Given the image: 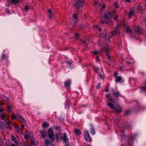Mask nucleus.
Listing matches in <instances>:
<instances>
[{
	"instance_id": "nucleus-64",
	"label": "nucleus",
	"mask_w": 146,
	"mask_h": 146,
	"mask_svg": "<svg viewBox=\"0 0 146 146\" xmlns=\"http://www.w3.org/2000/svg\"><path fill=\"white\" fill-rule=\"evenodd\" d=\"M99 59V57L98 56H97L96 58V60H98Z\"/></svg>"
},
{
	"instance_id": "nucleus-32",
	"label": "nucleus",
	"mask_w": 146,
	"mask_h": 146,
	"mask_svg": "<svg viewBox=\"0 0 146 146\" xmlns=\"http://www.w3.org/2000/svg\"><path fill=\"white\" fill-rule=\"evenodd\" d=\"M130 113V111L129 110H127L125 111L124 113V115H128Z\"/></svg>"
},
{
	"instance_id": "nucleus-63",
	"label": "nucleus",
	"mask_w": 146,
	"mask_h": 146,
	"mask_svg": "<svg viewBox=\"0 0 146 146\" xmlns=\"http://www.w3.org/2000/svg\"><path fill=\"white\" fill-rule=\"evenodd\" d=\"M3 109H0V112L1 113L3 111Z\"/></svg>"
},
{
	"instance_id": "nucleus-55",
	"label": "nucleus",
	"mask_w": 146,
	"mask_h": 146,
	"mask_svg": "<svg viewBox=\"0 0 146 146\" xmlns=\"http://www.w3.org/2000/svg\"><path fill=\"white\" fill-rule=\"evenodd\" d=\"M25 126V125L23 124H22L21 126V129H23L24 128V127Z\"/></svg>"
},
{
	"instance_id": "nucleus-26",
	"label": "nucleus",
	"mask_w": 146,
	"mask_h": 146,
	"mask_svg": "<svg viewBox=\"0 0 146 146\" xmlns=\"http://www.w3.org/2000/svg\"><path fill=\"white\" fill-rule=\"evenodd\" d=\"M11 106H8L7 107V111L9 113L11 112Z\"/></svg>"
},
{
	"instance_id": "nucleus-44",
	"label": "nucleus",
	"mask_w": 146,
	"mask_h": 146,
	"mask_svg": "<svg viewBox=\"0 0 146 146\" xmlns=\"http://www.w3.org/2000/svg\"><path fill=\"white\" fill-rule=\"evenodd\" d=\"M21 119V122H23L24 123H25L26 122V121L25 119H24L23 117Z\"/></svg>"
},
{
	"instance_id": "nucleus-25",
	"label": "nucleus",
	"mask_w": 146,
	"mask_h": 146,
	"mask_svg": "<svg viewBox=\"0 0 146 146\" xmlns=\"http://www.w3.org/2000/svg\"><path fill=\"white\" fill-rule=\"evenodd\" d=\"M101 36L103 38H106L107 34L106 33H102L101 34Z\"/></svg>"
},
{
	"instance_id": "nucleus-58",
	"label": "nucleus",
	"mask_w": 146,
	"mask_h": 146,
	"mask_svg": "<svg viewBox=\"0 0 146 146\" xmlns=\"http://www.w3.org/2000/svg\"><path fill=\"white\" fill-rule=\"evenodd\" d=\"M125 0V1L126 2H128L129 3H130L131 1V0Z\"/></svg>"
},
{
	"instance_id": "nucleus-28",
	"label": "nucleus",
	"mask_w": 146,
	"mask_h": 146,
	"mask_svg": "<svg viewBox=\"0 0 146 146\" xmlns=\"http://www.w3.org/2000/svg\"><path fill=\"white\" fill-rule=\"evenodd\" d=\"M25 11L27 12L28 11L29 9V7L28 5H26L24 8Z\"/></svg>"
},
{
	"instance_id": "nucleus-50",
	"label": "nucleus",
	"mask_w": 146,
	"mask_h": 146,
	"mask_svg": "<svg viewBox=\"0 0 146 146\" xmlns=\"http://www.w3.org/2000/svg\"><path fill=\"white\" fill-rule=\"evenodd\" d=\"M7 58V57H5V55L4 54H3L2 55V59H6Z\"/></svg>"
},
{
	"instance_id": "nucleus-30",
	"label": "nucleus",
	"mask_w": 146,
	"mask_h": 146,
	"mask_svg": "<svg viewBox=\"0 0 146 146\" xmlns=\"http://www.w3.org/2000/svg\"><path fill=\"white\" fill-rule=\"evenodd\" d=\"M56 141H58L60 139V138L59 136L57 134H56L55 135Z\"/></svg>"
},
{
	"instance_id": "nucleus-6",
	"label": "nucleus",
	"mask_w": 146,
	"mask_h": 146,
	"mask_svg": "<svg viewBox=\"0 0 146 146\" xmlns=\"http://www.w3.org/2000/svg\"><path fill=\"white\" fill-rule=\"evenodd\" d=\"M104 17L105 19L106 20L112 19L111 15L110 13L108 12H106L104 14Z\"/></svg>"
},
{
	"instance_id": "nucleus-62",
	"label": "nucleus",
	"mask_w": 146,
	"mask_h": 146,
	"mask_svg": "<svg viewBox=\"0 0 146 146\" xmlns=\"http://www.w3.org/2000/svg\"><path fill=\"white\" fill-rule=\"evenodd\" d=\"M109 91V90L108 88H106L105 90V91L106 92H108Z\"/></svg>"
},
{
	"instance_id": "nucleus-4",
	"label": "nucleus",
	"mask_w": 146,
	"mask_h": 146,
	"mask_svg": "<svg viewBox=\"0 0 146 146\" xmlns=\"http://www.w3.org/2000/svg\"><path fill=\"white\" fill-rule=\"evenodd\" d=\"M114 76L115 78V81L116 82H121L123 83L124 82L123 78L121 76H118L117 72H115L114 74Z\"/></svg>"
},
{
	"instance_id": "nucleus-53",
	"label": "nucleus",
	"mask_w": 146,
	"mask_h": 146,
	"mask_svg": "<svg viewBox=\"0 0 146 146\" xmlns=\"http://www.w3.org/2000/svg\"><path fill=\"white\" fill-rule=\"evenodd\" d=\"M105 7H106V5H105V4H103V5H102V6L101 9L102 10H103V9L105 8Z\"/></svg>"
},
{
	"instance_id": "nucleus-45",
	"label": "nucleus",
	"mask_w": 146,
	"mask_h": 146,
	"mask_svg": "<svg viewBox=\"0 0 146 146\" xmlns=\"http://www.w3.org/2000/svg\"><path fill=\"white\" fill-rule=\"evenodd\" d=\"M114 5L115 7H116V8H118L119 7V6L118 5V4L116 3H114Z\"/></svg>"
},
{
	"instance_id": "nucleus-36",
	"label": "nucleus",
	"mask_w": 146,
	"mask_h": 146,
	"mask_svg": "<svg viewBox=\"0 0 146 146\" xmlns=\"http://www.w3.org/2000/svg\"><path fill=\"white\" fill-rule=\"evenodd\" d=\"M124 131H122L121 132H120L119 134V135H120L121 137H123L124 135Z\"/></svg>"
},
{
	"instance_id": "nucleus-15",
	"label": "nucleus",
	"mask_w": 146,
	"mask_h": 146,
	"mask_svg": "<svg viewBox=\"0 0 146 146\" xmlns=\"http://www.w3.org/2000/svg\"><path fill=\"white\" fill-rule=\"evenodd\" d=\"M142 107L141 106L139 105L135 108L134 110L136 111H139L141 110V109H142Z\"/></svg>"
},
{
	"instance_id": "nucleus-61",
	"label": "nucleus",
	"mask_w": 146,
	"mask_h": 146,
	"mask_svg": "<svg viewBox=\"0 0 146 146\" xmlns=\"http://www.w3.org/2000/svg\"><path fill=\"white\" fill-rule=\"evenodd\" d=\"M32 143L33 145H36L37 144V143H35L34 141H33L32 142Z\"/></svg>"
},
{
	"instance_id": "nucleus-22",
	"label": "nucleus",
	"mask_w": 146,
	"mask_h": 146,
	"mask_svg": "<svg viewBox=\"0 0 146 146\" xmlns=\"http://www.w3.org/2000/svg\"><path fill=\"white\" fill-rule=\"evenodd\" d=\"M114 109L117 113H120L122 111L121 110L120 108H114Z\"/></svg>"
},
{
	"instance_id": "nucleus-47",
	"label": "nucleus",
	"mask_w": 146,
	"mask_h": 146,
	"mask_svg": "<svg viewBox=\"0 0 146 146\" xmlns=\"http://www.w3.org/2000/svg\"><path fill=\"white\" fill-rule=\"evenodd\" d=\"M66 144V146H71V145L69 144L70 143L68 141V142H65Z\"/></svg>"
},
{
	"instance_id": "nucleus-56",
	"label": "nucleus",
	"mask_w": 146,
	"mask_h": 146,
	"mask_svg": "<svg viewBox=\"0 0 146 146\" xmlns=\"http://www.w3.org/2000/svg\"><path fill=\"white\" fill-rule=\"evenodd\" d=\"M42 125L44 127H46V122H44L43 123Z\"/></svg>"
},
{
	"instance_id": "nucleus-60",
	"label": "nucleus",
	"mask_w": 146,
	"mask_h": 146,
	"mask_svg": "<svg viewBox=\"0 0 146 146\" xmlns=\"http://www.w3.org/2000/svg\"><path fill=\"white\" fill-rule=\"evenodd\" d=\"M75 36L76 37H78L79 36V34L78 33H76L75 34Z\"/></svg>"
},
{
	"instance_id": "nucleus-51",
	"label": "nucleus",
	"mask_w": 146,
	"mask_h": 146,
	"mask_svg": "<svg viewBox=\"0 0 146 146\" xmlns=\"http://www.w3.org/2000/svg\"><path fill=\"white\" fill-rule=\"evenodd\" d=\"M137 135V133H134L133 134V138H134Z\"/></svg>"
},
{
	"instance_id": "nucleus-35",
	"label": "nucleus",
	"mask_w": 146,
	"mask_h": 146,
	"mask_svg": "<svg viewBox=\"0 0 146 146\" xmlns=\"http://www.w3.org/2000/svg\"><path fill=\"white\" fill-rule=\"evenodd\" d=\"M104 49H105V50L108 52H109L108 51L109 50V48L108 46V45H106L105 47H104Z\"/></svg>"
},
{
	"instance_id": "nucleus-54",
	"label": "nucleus",
	"mask_w": 146,
	"mask_h": 146,
	"mask_svg": "<svg viewBox=\"0 0 146 146\" xmlns=\"http://www.w3.org/2000/svg\"><path fill=\"white\" fill-rule=\"evenodd\" d=\"M24 137L27 140L29 138L28 136L27 135H25Z\"/></svg>"
},
{
	"instance_id": "nucleus-12",
	"label": "nucleus",
	"mask_w": 146,
	"mask_h": 146,
	"mask_svg": "<svg viewBox=\"0 0 146 146\" xmlns=\"http://www.w3.org/2000/svg\"><path fill=\"white\" fill-rule=\"evenodd\" d=\"M70 105V101L69 100L66 101V104H65V108H68Z\"/></svg>"
},
{
	"instance_id": "nucleus-41",
	"label": "nucleus",
	"mask_w": 146,
	"mask_h": 146,
	"mask_svg": "<svg viewBox=\"0 0 146 146\" xmlns=\"http://www.w3.org/2000/svg\"><path fill=\"white\" fill-rule=\"evenodd\" d=\"M3 143V141L1 137H0V145H2Z\"/></svg>"
},
{
	"instance_id": "nucleus-17",
	"label": "nucleus",
	"mask_w": 146,
	"mask_h": 146,
	"mask_svg": "<svg viewBox=\"0 0 146 146\" xmlns=\"http://www.w3.org/2000/svg\"><path fill=\"white\" fill-rule=\"evenodd\" d=\"M135 15L134 12L133 10H130L128 14V16L129 18H130L131 17Z\"/></svg>"
},
{
	"instance_id": "nucleus-20",
	"label": "nucleus",
	"mask_w": 146,
	"mask_h": 146,
	"mask_svg": "<svg viewBox=\"0 0 146 146\" xmlns=\"http://www.w3.org/2000/svg\"><path fill=\"white\" fill-rule=\"evenodd\" d=\"M92 68L94 69L95 72L96 73H97L98 72L99 70V68L96 67V66H92Z\"/></svg>"
},
{
	"instance_id": "nucleus-49",
	"label": "nucleus",
	"mask_w": 146,
	"mask_h": 146,
	"mask_svg": "<svg viewBox=\"0 0 146 146\" xmlns=\"http://www.w3.org/2000/svg\"><path fill=\"white\" fill-rule=\"evenodd\" d=\"M118 16L117 15H116L115 17H113V19L115 20H116L118 18Z\"/></svg>"
},
{
	"instance_id": "nucleus-38",
	"label": "nucleus",
	"mask_w": 146,
	"mask_h": 146,
	"mask_svg": "<svg viewBox=\"0 0 146 146\" xmlns=\"http://www.w3.org/2000/svg\"><path fill=\"white\" fill-rule=\"evenodd\" d=\"M3 123L1 122H0V126L1 128V129L2 130H4V129L3 127Z\"/></svg>"
},
{
	"instance_id": "nucleus-59",
	"label": "nucleus",
	"mask_w": 146,
	"mask_h": 146,
	"mask_svg": "<svg viewBox=\"0 0 146 146\" xmlns=\"http://www.w3.org/2000/svg\"><path fill=\"white\" fill-rule=\"evenodd\" d=\"M100 23L101 24H104V22L102 21H100Z\"/></svg>"
},
{
	"instance_id": "nucleus-24",
	"label": "nucleus",
	"mask_w": 146,
	"mask_h": 146,
	"mask_svg": "<svg viewBox=\"0 0 146 146\" xmlns=\"http://www.w3.org/2000/svg\"><path fill=\"white\" fill-rule=\"evenodd\" d=\"M10 124V122L9 121H8L5 124H4L5 127L7 128H9V125Z\"/></svg>"
},
{
	"instance_id": "nucleus-57",
	"label": "nucleus",
	"mask_w": 146,
	"mask_h": 146,
	"mask_svg": "<svg viewBox=\"0 0 146 146\" xmlns=\"http://www.w3.org/2000/svg\"><path fill=\"white\" fill-rule=\"evenodd\" d=\"M82 42L83 44H85L86 45H87V43L86 42L84 41H82Z\"/></svg>"
},
{
	"instance_id": "nucleus-1",
	"label": "nucleus",
	"mask_w": 146,
	"mask_h": 146,
	"mask_svg": "<svg viewBox=\"0 0 146 146\" xmlns=\"http://www.w3.org/2000/svg\"><path fill=\"white\" fill-rule=\"evenodd\" d=\"M47 134L50 140L46 139V146H48L49 145L50 146H54L53 143L54 142L55 138L54 132L51 128L48 129Z\"/></svg>"
},
{
	"instance_id": "nucleus-43",
	"label": "nucleus",
	"mask_w": 146,
	"mask_h": 146,
	"mask_svg": "<svg viewBox=\"0 0 146 146\" xmlns=\"http://www.w3.org/2000/svg\"><path fill=\"white\" fill-rule=\"evenodd\" d=\"M96 28L98 29V30L100 32L101 31V29L97 25H96L95 26Z\"/></svg>"
},
{
	"instance_id": "nucleus-52",
	"label": "nucleus",
	"mask_w": 146,
	"mask_h": 146,
	"mask_svg": "<svg viewBox=\"0 0 146 146\" xmlns=\"http://www.w3.org/2000/svg\"><path fill=\"white\" fill-rule=\"evenodd\" d=\"M16 130L17 132H19L20 131V128L18 127L17 126L16 127Z\"/></svg>"
},
{
	"instance_id": "nucleus-5",
	"label": "nucleus",
	"mask_w": 146,
	"mask_h": 146,
	"mask_svg": "<svg viewBox=\"0 0 146 146\" xmlns=\"http://www.w3.org/2000/svg\"><path fill=\"white\" fill-rule=\"evenodd\" d=\"M84 138L87 141L91 142L92 141L91 138L90 137L89 132L87 130L84 131Z\"/></svg>"
},
{
	"instance_id": "nucleus-7",
	"label": "nucleus",
	"mask_w": 146,
	"mask_h": 146,
	"mask_svg": "<svg viewBox=\"0 0 146 146\" xmlns=\"http://www.w3.org/2000/svg\"><path fill=\"white\" fill-rule=\"evenodd\" d=\"M71 80L70 79L68 80H66L64 82V86L67 89L69 88L71 85Z\"/></svg>"
},
{
	"instance_id": "nucleus-29",
	"label": "nucleus",
	"mask_w": 146,
	"mask_h": 146,
	"mask_svg": "<svg viewBox=\"0 0 146 146\" xmlns=\"http://www.w3.org/2000/svg\"><path fill=\"white\" fill-rule=\"evenodd\" d=\"M78 14H76V13L74 14L73 15V17L75 19H77L78 18Z\"/></svg>"
},
{
	"instance_id": "nucleus-11",
	"label": "nucleus",
	"mask_w": 146,
	"mask_h": 146,
	"mask_svg": "<svg viewBox=\"0 0 146 146\" xmlns=\"http://www.w3.org/2000/svg\"><path fill=\"white\" fill-rule=\"evenodd\" d=\"M74 131L75 133L78 136L80 135L81 134V132L80 130L77 129H74Z\"/></svg>"
},
{
	"instance_id": "nucleus-40",
	"label": "nucleus",
	"mask_w": 146,
	"mask_h": 146,
	"mask_svg": "<svg viewBox=\"0 0 146 146\" xmlns=\"http://www.w3.org/2000/svg\"><path fill=\"white\" fill-rule=\"evenodd\" d=\"M1 118L3 120L5 118V114L3 113H2L1 114Z\"/></svg>"
},
{
	"instance_id": "nucleus-9",
	"label": "nucleus",
	"mask_w": 146,
	"mask_h": 146,
	"mask_svg": "<svg viewBox=\"0 0 146 146\" xmlns=\"http://www.w3.org/2000/svg\"><path fill=\"white\" fill-rule=\"evenodd\" d=\"M63 141L64 142H68L69 141V139L66 133H65L64 134V135L63 137Z\"/></svg>"
},
{
	"instance_id": "nucleus-3",
	"label": "nucleus",
	"mask_w": 146,
	"mask_h": 146,
	"mask_svg": "<svg viewBox=\"0 0 146 146\" xmlns=\"http://www.w3.org/2000/svg\"><path fill=\"white\" fill-rule=\"evenodd\" d=\"M84 0H78L74 4V6L76 9H80L82 7L84 4Z\"/></svg>"
},
{
	"instance_id": "nucleus-42",
	"label": "nucleus",
	"mask_w": 146,
	"mask_h": 146,
	"mask_svg": "<svg viewBox=\"0 0 146 146\" xmlns=\"http://www.w3.org/2000/svg\"><path fill=\"white\" fill-rule=\"evenodd\" d=\"M17 117L21 119L23 117L20 114H19L17 115Z\"/></svg>"
},
{
	"instance_id": "nucleus-46",
	"label": "nucleus",
	"mask_w": 146,
	"mask_h": 146,
	"mask_svg": "<svg viewBox=\"0 0 146 146\" xmlns=\"http://www.w3.org/2000/svg\"><path fill=\"white\" fill-rule=\"evenodd\" d=\"M11 117H12V118L13 119H16L17 118V116H16L15 115H12L11 116Z\"/></svg>"
},
{
	"instance_id": "nucleus-18",
	"label": "nucleus",
	"mask_w": 146,
	"mask_h": 146,
	"mask_svg": "<svg viewBox=\"0 0 146 146\" xmlns=\"http://www.w3.org/2000/svg\"><path fill=\"white\" fill-rule=\"evenodd\" d=\"M115 32H111V37H112V36L113 35L117 33L118 32V27H115Z\"/></svg>"
},
{
	"instance_id": "nucleus-2",
	"label": "nucleus",
	"mask_w": 146,
	"mask_h": 146,
	"mask_svg": "<svg viewBox=\"0 0 146 146\" xmlns=\"http://www.w3.org/2000/svg\"><path fill=\"white\" fill-rule=\"evenodd\" d=\"M112 95L110 94L109 96V94H107L106 96V98H109V100H110L111 101H112V100L117 101L118 100V97L121 96V94L120 92L118 91H116L114 89H112Z\"/></svg>"
},
{
	"instance_id": "nucleus-37",
	"label": "nucleus",
	"mask_w": 146,
	"mask_h": 146,
	"mask_svg": "<svg viewBox=\"0 0 146 146\" xmlns=\"http://www.w3.org/2000/svg\"><path fill=\"white\" fill-rule=\"evenodd\" d=\"M101 85V83H98L97 86H96V88L97 89H99L100 88V86Z\"/></svg>"
},
{
	"instance_id": "nucleus-27",
	"label": "nucleus",
	"mask_w": 146,
	"mask_h": 146,
	"mask_svg": "<svg viewBox=\"0 0 146 146\" xmlns=\"http://www.w3.org/2000/svg\"><path fill=\"white\" fill-rule=\"evenodd\" d=\"M11 139L15 142V143L17 144V142L16 138L13 136H11Z\"/></svg>"
},
{
	"instance_id": "nucleus-19",
	"label": "nucleus",
	"mask_w": 146,
	"mask_h": 146,
	"mask_svg": "<svg viewBox=\"0 0 146 146\" xmlns=\"http://www.w3.org/2000/svg\"><path fill=\"white\" fill-rule=\"evenodd\" d=\"M141 29L139 27L137 26V27L136 29V32L137 34H139L141 32Z\"/></svg>"
},
{
	"instance_id": "nucleus-48",
	"label": "nucleus",
	"mask_w": 146,
	"mask_h": 146,
	"mask_svg": "<svg viewBox=\"0 0 146 146\" xmlns=\"http://www.w3.org/2000/svg\"><path fill=\"white\" fill-rule=\"evenodd\" d=\"M142 7V6L141 5L138 6L137 7V9L138 10H141Z\"/></svg>"
},
{
	"instance_id": "nucleus-39",
	"label": "nucleus",
	"mask_w": 146,
	"mask_h": 146,
	"mask_svg": "<svg viewBox=\"0 0 146 146\" xmlns=\"http://www.w3.org/2000/svg\"><path fill=\"white\" fill-rule=\"evenodd\" d=\"M100 52L99 51H95L93 52V54L94 55H97L99 54Z\"/></svg>"
},
{
	"instance_id": "nucleus-23",
	"label": "nucleus",
	"mask_w": 146,
	"mask_h": 146,
	"mask_svg": "<svg viewBox=\"0 0 146 146\" xmlns=\"http://www.w3.org/2000/svg\"><path fill=\"white\" fill-rule=\"evenodd\" d=\"M126 31L127 33H129L131 32L132 30L129 27H127L126 28Z\"/></svg>"
},
{
	"instance_id": "nucleus-8",
	"label": "nucleus",
	"mask_w": 146,
	"mask_h": 146,
	"mask_svg": "<svg viewBox=\"0 0 146 146\" xmlns=\"http://www.w3.org/2000/svg\"><path fill=\"white\" fill-rule=\"evenodd\" d=\"M109 100L110 101L108 102L107 105L110 108H113L114 106L113 104L116 101L113 100H112V101H111L110 100Z\"/></svg>"
},
{
	"instance_id": "nucleus-10",
	"label": "nucleus",
	"mask_w": 146,
	"mask_h": 146,
	"mask_svg": "<svg viewBox=\"0 0 146 146\" xmlns=\"http://www.w3.org/2000/svg\"><path fill=\"white\" fill-rule=\"evenodd\" d=\"M18 1L19 0H7V2L10 3L11 5H16Z\"/></svg>"
},
{
	"instance_id": "nucleus-14",
	"label": "nucleus",
	"mask_w": 146,
	"mask_h": 146,
	"mask_svg": "<svg viewBox=\"0 0 146 146\" xmlns=\"http://www.w3.org/2000/svg\"><path fill=\"white\" fill-rule=\"evenodd\" d=\"M48 14L49 15V16L48 17L49 18V19H51L52 18V11L50 9H49L47 11Z\"/></svg>"
},
{
	"instance_id": "nucleus-31",
	"label": "nucleus",
	"mask_w": 146,
	"mask_h": 146,
	"mask_svg": "<svg viewBox=\"0 0 146 146\" xmlns=\"http://www.w3.org/2000/svg\"><path fill=\"white\" fill-rule=\"evenodd\" d=\"M109 52H107V53L106 54V56H108V60L109 61H111V56L109 54H108V53Z\"/></svg>"
},
{
	"instance_id": "nucleus-33",
	"label": "nucleus",
	"mask_w": 146,
	"mask_h": 146,
	"mask_svg": "<svg viewBox=\"0 0 146 146\" xmlns=\"http://www.w3.org/2000/svg\"><path fill=\"white\" fill-rule=\"evenodd\" d=\"M135 79L133 78H131L129 79V82L131 83L132 82H135Z\"/></svg>"
},
{
	"instance_id": "nucleus-16",
	"label": "nucleus",
	"mask_w": 146,
	"mask_h": 146,
	"mask_svg": "<svg viewBox=\"0 0 146 146\" xmlns=\"http://www.w3.org/2000/svg\"><path fill=\"white\" fill-rule=\"evenodd\" d=\"M90 132L92 135H94L95 134V132L94 128L93 127H92L90 129Z\"/></svg>"
},
{
	"instance_id": "nucleus-21",
	"label": "nucleus",
	"mask_w": 146,
	"mask_h": 146,
	"mask_svg": "<svg viewBox=\"0 0 146 146\" xmlns=\"http://www.w3.org/2000/svg\"><path fill=\"white\" fill-rule=\"evenodd\" d=\"M1 97L6 102H9V100L7 97L3 95H2Z\"/></svg>"
},
{
	"instance_id": "nucleus-13",
	"label": "nucleus",
	"mask_w": 146,
	"mask_h": 146,
	"mask_svg": "<svg viewBox=\"0 0 146 146\" xmlns=\"http://www.w3.org/2000/svg\"><path fill=\"white\" fill-rule=\"evenodd\" d=\"M40 133L41 134V137L43 138H45L46 137V132L44 131H40Z\"/></svg>"
},
{
	"instance_id": "nucleus-34",
	"label": "nucleus",
	"mask_w": 146,
	"mask_h": 146,
	"mask_svg": "<svg viewBox=\"0 0 146 146\" xmlns=\"http://www.w3.org/2000/svg\"><path fill=\"white\" fill-rule=\"evenodd\" d=\"M145 84L146 85H145L144 86L142 87L141 89L143 90H146V80H145Z\"/></svg>"
}]
</instances>
